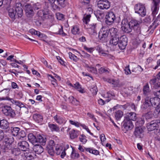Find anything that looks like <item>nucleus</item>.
Wrapping results in <instances>:
<instances>
[{"label": "nucleus", "instance_id": "obj_37", "mask_svg": "<svg viewBox=\"0 0 160 160\" xmlns=\"http://www.w3.org/2000/svg\"><path fill=\"white\" fill-rule=\"evenodd\" d=\"M143 93L144 95H148V93L150 91L149 85L147 83L145 85L143 88Z\"/></svg>", "mask_w": 160, "mask_h": 160}, {"label": "nucleus", "instance_id": "obj_51", "mask_svg": "<svg viewBox=\"0 0 160 160\" xmlns=\"http://www.w3.org/2000/svg\"><path fill=\"white\" fill-rule=\"evenodd\" d=\"M55 145L54 141L53 140H51L48 142L46 148H54V147L55 146Z\"/></svg>", "mask_w": 160, "mask_h": 160}, {"label": "nucleus", "instance_id": "obj_56", "mask_svg": "<svg viewBox=\"0 0 160 160\" xmlns=\"http://www.w3.org/2000/svg\"><path fill=\"white\" fill-rule=\"evenodd\" d=\"M46 150L48 151V153L51 156H53L54 154V148H46Z\"/></svg>", "mask_w": 160, "mask_h": 160}, {"label": "nucleus", "instance_id": "obj_23", "mask_svg": "<svg viewBox=\"0 0 160 160\" xmlns=\"http://www.w3.org/2000/svg\"><path fill=\"white\" fill-rule=\"evenodd\" d=\"M33 149L35 153L39 154L43 152L44 149L40 145H36L33 147Z\"/></svg>", "mask_w": 160, "mask_h": 160}, {"label": "nucleus", "instance_id": "obj_13", "mask_svg": "<svg viewBox=\"0 0 160 160\" xmlns=\"http://www.w3.org/2000/svg\"><path fill=\"white\" fill-rule=\"evenodd\" d=\"M104 79L105 81L111 83L113 85V87H120L123 85V84L122 83H119V81L118 80H114L109 78H105Z\"/></svg>", "mask_w": 160, "mask_h": 160}, {"label": "nucleus", "instance_id": "obj_36", "mask_svg": "<svg viewBox=\"0 0 160 160\" xmlns=\"http://www.w3.org/2000/svg\"><path fill=\"white\" fill-rule=\"evenodd\" d=\"M78 131H76L74 130H73L71 131L70 133V135L71 139H74L77 137L78 133Z\"/></svg>", "mask_w": 160, "mask_h": 160}, {"label": "nucleus", "instance_id": "obj_52", "mask_svg": "<svg viewBox=\"0 0 160 160\" xmlns=\"http://www.w3.org/2000/svg\"><path fill=\"white\" fill-rule=\"evenodd\" d=\"M80 141L83 144H85L87 142L86 136L84 134L81 135L79 138Z\"/></svg>", "mask_w": 160, "mask_h": 160}, {"label": "nucleus", "instance_id": "obj_49", "mask_svg": "<svg viewBox=\"0 0 160 160\" xmlns=\"http://www.w3.org/2000/svg\"><path fill=\"white\" fill-rule=\"evenodd\" d=\"M26 133L24 131L20 130L17 137L18 138H23L26 136Z\"/></svg>", "mask_w": 160, "mask_h": 160}, {"label": "nucleus", "instance_id": "obj_44", "mask_svg": "<svg viewBox=\"0 0 160 160\" xmlns=\"http://www.w3.org/2000/svg\"><path fill=\"white\" fill-rule=\"evenodd\" d=\"M123 112L121 110H118L116 112L115 117L117 120L120 119L123 116Z\"/></svg>", "mask_w": 160, "mask_h": 160}, {"label": "nucleus", "instance_id": "obj_50", "mask_svg": "<svg viewBox=\"0 0 160 160\" xmlns=\"http://www.w3.org/2000/svg\"><path fill=\"white\" fill-rule=\"evenodd\" d=\"M32 6L34 10H38L41 8V5L39 2L33 4Z\"/></svg>", "mask_w": 160, "mask_h": 160}, {"label": "nucleus", "instance_id": "obj_39", "mask_svg": "<svg viewBox=\"0 0 160 160\" xmlns=\"http://www.w3.org/2000/svg\"><path fill=\"white\" fill-rule=\"evenodd\" d=\"M55 147L56 151V153L57 155H59L63 149L62 147L59 145H57Z\"/></svg>", "mask_w": 160, "mask_h": 160}, {"label": "nucleus", "instance_id": "obj_48", "mask_svg": "<svg viewBox=\"0 0 160 160\" xmlns=\"http://www.w3.org/2000/svg\"><path fill=\"white\" fill-rule=\"evenodd\" d=\"M90 90L93 95H96L98 91L97 87L96 86H92L90 89Z\"/></svg>", "mask_w": 160, "mask_h": 160}, {"label": "nucleus", "instance_id": "obj_3", "mask_svg": "<svg viewBox=\"0 0 160 160\" xmlns=\"http://www.w3.org/2000/svg\"><path fill=\"white\" fill-rule=\"evenodd\" d=\"M109 31L104 28H102L99 32L98 37L100 40L104 42H107Z\"/></svg>", "mask_w": 160, "mask_h": 160}, {"label": "nucleus", "instance_id": "obj_15", "mask_svg": "<svg viewBox=\"0 0 160 160\" xmlns=\"http://www.w3.org/2000/svg\"><path fill=\"white\" fill-rule=\"evenodd\" d=\"M21 4L20 3H17L16 4L15 7V14H16L17 18L21 17L23 15V10L21 7Z\"/></svg>", "mask_w": 160, "mask_h": 160}, {"label": "nucleus", "instance_id": "obj_34", "mask_svg": "<svg viewBox=\"0 0 160 160\" xmlns=\"http://www.w3.org/2000/svg\"><path fill=\"white\" fill-rule=\"evenodd\" d=\"M48 127L52 131L58 132L59 131V128L56 124H50L48 125Z\"/></svg>", "mask_w": 160, "mask_h": 160}, {"label": "nucleus", "instance_id": "obj_63", "mask_svg": "<svg viewBox=\"0 0 160 160\" xmlns=\"http://www.w3.org/2000/svg\"><path fill=\"white\" fill-rule=\"evenodd\" d=\"M124 71L125 73L127 75L130 74L131 73L130 70L129 68V66L125 67Z\"/></svg>", "mask_w": 160, "mask_h": 160}, {"label": "nucleus", "instance_id": "obj_57", "mask_svg": "<svg viewBox=\"0 0 160 160\" xmlns=\"http://www.w3.org/2000/svg\"><path fill=\"white\" fill-rule=\"evenodd\" d=\"M80 2L82 4L83 6L90 4V0H80Z\"/></svg>", "mask_w": 160, "mask_h": 160}, {"label": "nucleus", "instance_id": "obj_26", "mask_svg": "<svg viewBox=\"0 0 160 160\" xmlns=\"http://www.w3.org/2000/svg\"><path fill=\"white\" fill-rule=\"evenodd\" d=\"M8 13L9 16L12 20H14L17 18V15L15 14V7L10 8L8 10Z\"/></svg>", "mask_w": 160, "mask_h": 160}, {"label": "nucleus", "instance_id": "obj_4", "mask_svg": "<svg viewBox=\"0 0 160 160\" xmlns=\"http://www.w3.org/2000/svg\"><path fill=\"white\" fill-rule=\"evenodd\" d=\"M134 10L136 13L139 14L142 17L145 16L146 15V9L144 5L138 3L135 6Z\"/></svg>", "mask_w": 160, "mask_h": 160}, {"label": "nucleus", "instance_id": "obj_5", "mask_svg": "<svg viewBox=\"0 0 160 160\" xmlns=\"http://www.w3.org/2000/svg\"><path fill=\"white\" fill-rule=\"evenodd\" d=\"M129 22L126 19H123L121 22V28L122 30L125 33H129L132 31Z\"/></svg>", "mask_w": 160, "mask_h": 160}, {"label": "nucleus", "instance_id": "obj_17", "mask_svg": "<svg viewBox=\"0 0 160 160\" xmlns=\"http://www.w3.org/2000/svg\"><path fill=\"white\" fill-rule=\"evenodd\" d=\"M143 132L142 128L140 127H138L135 128L134 135L136 137L141 138L143 135Z\"/></svg>", "mask_w": 160, "mask_h": 160}, {"label": "nucleus", "instance_id": "obj_32", "mask_svg": "<svg viewBox=\"0 0 160 160\" xmlns=\"http://www.w3.org/2000/svg\"><path fill=\"white\" fill-rule=\"evenodd\" d=\"M24 155L26 158L29 160L33 159L36 156L34 153L31 152L24 153Z\"/></svg>", "mask_w": 160, "mask_h": 160}, {"label": "nucleus", "instance_id": "obj_22", "mask_svg": "<svg viewBox=\"0 0 160 160\" xmlns=\"http://www.w3.org/2000/svg\"><path fill=\"white\" fill-rule=\"evenodd\" d=\"M11 153L13 156H18L21 154V150L18 147L13 146L11 150Z\"/></svg>", "mask_w": 160, "mask_h": 160}, {"label": "nucleus", "instance_id": "obj_10", "mask_svg": "<svg viewBox=\"0 0 160 160\" xmlns=\"http://www.w3.org/2000/svg\"><path fill=\"white\" fill-rule=\"evenodd\" d=\"M127 39L125 36H122L120 38L118 43V46L121 49H124L127 45Z\"/></svg>", "mask_w": 160, "mask_h": 160}, {"label": "nucleus", "instance_id": "obj_8", "mask_svg": "<svg viewBox=\"0 0 160 160\" xmlns=\"http://www.w3.org/2000/svg\"><path fill=\"white\" fill-rule=\"evenodd\" d=\"M12 145V142L11 141L10 139H6L3 142V145L1 148L4 150L5 152L7 150H11L13 147Z\"/></svg>", "mask_w": 160, "mask_h": 160}, {"label": "nucleus", "instance_id": "obj_33", "mask_svg": "<svg viewBox=\"0 0 160 160\" xmlns=\"http://www.w3.org/2000/svg\"><path fill=\"white\" fill-rule=\"evenodd\" d=\"M20 130V129L18 127H12L11 128L12 135L14 136H17Z\"/></svg>", "mask_w": 160, "mask_h": 160}, {"label": "nucleus", "instance_id": "obj_18", "mask_svg": "<svg viewBox=\"0 0 160 160\" xmlns=\"http://www.w3.org/2000/svg\"><path fill=\"white\" fill-rule=\"evenodd\" d=\"M149 99L151 104L152 106H158L160 103V98L159 97H156L150 98L149 97Z\"/></svg>", "mask_w": 160, "mask_h": 160}, {"label": "nucleus", "instance_id": "obj_31", "mask_svg": "<svg viewBox=\"0 0 160 160\" xmlns=\"http://www.w3.org/2000/svg\"><path fill=\"white\" fill-rule=\"evenodd\" d=\"M28 138L29 141L32 143L36 142V137L33 134L30 133L28 135Z\"/></svg>", "mask_w": 160, "mask_h": 160}, {"label": "nucleus", "instance_id": "obj_61", "mask_svg": "<svg viewBox=\"0 0 160 160\" xmlns=\"http://www.w3.org/2000/svg\"><path fill=\"white\" fill-rule=\"evenodd\" d=\"M88 70L89 72L94 73H96L97 72V69L94 67H88Z\"/></svg>", "mask_w": 160, "mask_h": 160}, {"label": "nucleus", "instance_id": "obj_21", "mask_svg": "<svg viewBox=\"0 0 160 160\" xmlns=\"http://www.w3.org/2000/svg\"><path fill=\"white\" fill-rule=\"evenodd\" d=\"M125 119L130 121H135L137 119L136 114L134 112L128 113L126 114Z\"/></svg>", "mask_w": 160, "mask_h": 160}, {"label": "nucleus", "instance_id": "obj_60", "mask_svg": "<svg viewBox=\"0 0 160 160\" xmlns=\"http://www.w3.org/2000/svg\"><path fill=\"white\" fill-rule=\"evenodd\" d=\"M148 113H146L145 115V117L147 119H149L151 118L152 117V115L151 112L150 111L147 112Z\"/></svg>", "mask_w": 160, "mask_h": 160}, {"label": "nucleus", "instance_id": "obj_9", "mask_svg": "<svg viewBox=\"0 0 160 160\" xmlns=\"http://www.w3.org/2000/svg\"><path fill=\"white\" fill-rule=\"evenodd\" d=\"M98 6L101 9H107L110 7V3L107 0H99L98 2Z\"/></svg>", "mask_w": 160, "mask_h": 160}, {"label": "nucleus", "instance_id": "obj_6", "mask_svg": "<svg viewBox=\"0 0 160 160\" xmlns=\"http://www.w3.org/2000/svg\"><path fill=\"white\" fill-rule=\"evenodd\" d=\"M149 99V97H147L144 99V101L141 106V108L143 110L149 112L152 108Z\"/></svg>", "mask_w": 160, "mask_h": 160}, {"label": "nucleus", "instance_id": "obj_54", "mask_svg": "<svg viewBox=\"0 0 160 160\" xmlns=\"http://www.w3.org/2000/svg\"><path fill=\"white\" fill-rule=\"evenodd\" d=\"M57 18L59 20H62L64 19V15L62 13L58 12L56 13Z\"/></svg>", "mask_w": 160, "mask_h": 160}, {"label": "nucleus", "instance_id": "obj_12", "mask_svg": "<svg viewBox=\"0 0 160 160\" xmlns=\"http://www.w3.org/2000/svg\"><path fill=\"white\" fill-rule=\"evenodd\" d=\"M18 147L21 150L26 151L29 149V145L26 141H20L18 143Z\"/></svg>", "mask_w": 160, "mask_h": 160}, {"label": "nucleus", "instance_id": "obj_62", "mask_svg": "<svg viewBox=\"0 0 160 160\" xmlns=\"http://www.w3.org/2000/svg\"><path fill=\"white\" fill-rule=\"evenodd\" d=\"M109 101L110 100H108V99L105 101H104L102 99H100L98 100V103L99 104L102 105H104L105 103L106 102H109Z\"/></svg>", "mask_w": 160, "mask_h": 160}, {"label": "nucleus", "instance_id": "obj_45", "mask_svg": "<svg viewBox=\"0 0 160 160\" xmlns=\"http://www.w3.org/2000/svg\"><path fill=\"white\" fill-rule=\"evenodd\" d=\"M84 7V8H86V9H87V12L88 13V14H90V15L92 13V5L90 4Z\"/></svg>", "mask_w": 160, "mask_h": 160}, {"label": "nucleus", "instance_id": "obj_1", "mask_svg": "<svg viewBox=\"0 0 160 160\" xmlns=\"http://www.w3.org/2000/svg\"><path fill=\"white\" fill-rule=\"evenodd\" d=\"M2 112L5 116L13 118L16 116V113L14 110L9 106L3 104L1 107Z\"/></svg>", "mask_w": 160, "mask_h": 160}, {"label": "nucleus", "instance_id": "obj_28", "mask_svg": "<svg viewBox=\"0 0 160 160\" xmlns=\"http://www.w3.org/2000/svg\"><path fill=\"white\" fill-rule=\"evenodd\" d=\"M34 120L37 123L41 122L43 120V117L39 114L36 113L33 116Z\"/></svg>", "mask_w": 160, "mask_h": 160}, {"label": "nucleus", "instance_id": "obj_25", "mask_svg": "<svg viewBox=\"0 0 160 160\" xmlns=\"http://www.w3.org/2000/svg\"><path fill=\"white\" fill-rule=\"evenodd\" d=\"M119 40V36L112 37L109 41V45L112 46L117 45L118 44Z\"/></svg>", "mask_w": 160, "mask_h": 160}, {"label": "nucleus", "instance_id": "obj_42", "mask_svg": "<svg viewBox=\"0 0 160 160\" xmlns=\"http://www.w3.org/2000/svg\"><path fill=\"white\" fill-rule=\"evenodd\" d=\"M11 102L13 103L18 106L20 108V109H21L22 107H24V105L19 101H16L14 99H12Z\"/></svg>", "mask_w": 160, "mask_h": 160}, {"label": "nucleus", "instance_id": "obj_64", "mask_svg": "<svg viewBox=\"0 0 160 160\" xmlns=\"http://www.w3.org/2000/svg\"><path fill=\"white\" fill-rule=\"evenodd\" d=\"M20 110L23 112H25L26 113H28V108L25 106L24 105V107H22Z\"/></svg>", "mask_w": 160, "mask_h": 160}, {"label": "nucleus", "instance_id": "obj_43", "mask_svg": "<svg viewBox=\"0 0 160 160\" xmlns=\"http://www.w3.org/2000/svg\"><path fill=\"white\" fill-rule=\"evenodd\" d=\"M91 17V15L90 14H85L83 18V22L86 24H87L88 22L90 21Z\"/></svg>", "mask_w": 160, "mask_h": 160}, {"label": "nucleus", "instance_id": "obj_30", "mask_svg": "<svg viewBox=\"0 0 160 160\" xmlns=\"http://www.w3.org/2000/svg\"><path fill=\"white\" fill-rule=\"evenodd\" d=\"M36 142H38L42 145H44L46 142V138L41 135H37L36 137Z\"/></svg>", "mask_w": 160, "mask_h": 160}, {"label": "nucleus", "instance_id": "obj_40", "mask_svg": "<svg viewBox=\"0 0 160 160\" xmlns=\"http://www.w3.org/2000/svg\"><path fill=\"white\" fill-rule=\"evenodd\" d=\"M159 8V6L157 5H154L152 7V14L154 16H155L158 12Z\"/></svg>", "mask_w": 160, "mask_h": 160}, {"label": "nucleus", "instance_id": "obj_7", "mask_svg": "<svg viewBox=\"0 0 160 160\" xmlns=\"http://www.w3.org/2000/svg\"><path fill=\"white\" fill-rule=\"evenodd\" d=\"M115 18V15L112 12H108L105 17L106 23L108 25H111L114 22Z\"/></svg>", "mask_w": 160, "mask_h": 160}, {"label": "nucleus", "instance_id": "obj_41", "mask_svg": "<svg viewBox=\"0 0 160 160\" xmlns=\"http://www.w3.org/2000/svg\"><path fill=\"white\" fill-rule=\"evenodd\" d=\"M73 87L77 89L79 92L83 93V89L81 88L80 85L78 82H77L74 84Z\"/></svg>", "mask_w": 160, "mask_h": 160}, {"label": "nucleus", "instance_id": "obj_53", "mask_svg": "<svg viewBox=\"0 0 160 160\" xmlns=\"http://www.w3.org/2000/svg\"><path fill=\"white\" fill-rule=\"evenodd\" d=\"M65 0H57L55 2V4H58L62 7H64L65 6Z\"/></svg>", "mask_w": 160, "mask_h": 160}, {"label": "nucleus", "instance_id": "obj_16", "mask_svg": "<svg viewBox=\"0 0 160 160\" xmlns=\"http://www.w3.org/2000/svg\"><path fill=\"white\" fill-rule=\"evenodd\" d=\"M123 126L127 130L132 129L134 127L131 121L125 119L123 122Z\"/></svg>", "mask_w": 160, "mask_h": 160}, {"label": "nucleus", "instance_id": "obj_20", "mask_svg": "<svg viewBox=\"0 0 160 160\" xmlns=\"http://www.w3.org/2000/svg\"><path fill=\"white\" fill-rule=\"evenodd\" d=\"M134 88L132 86L129 87L128 88H124L122 90L124 95L128 96L132 94L133 92Z\"/></svg>", "mask_w": 160, "mask_h": 160}, {"label": "nucleus", "instance_id": "obj_47", "mask_svg": "<svg viewBox=\"0 0 160 160\" xmlns=\"http://www.w3.org/2000/svg\"><path fill=\"white\" fill-rule=\"evenodd\" d=\"M79 29V28L77 26H74L72 29V34L76 35L78 34Z\"/></svg>", "mask_w": 160, "mask_h": 160}, {"label": "nucleus", "instance_id": "obj_46", "mask_svg": "<svg viewBox=\"0 0 160 160\" xmlns=\"http://www.w3.org/2000/svg\"><path fill=\"white\" fill-rule=\"evenodd\" d=\"M98 72L100 74H102L104 73H108L109 72V69L106 68L101 67L98 69Z\"/></svg>", "mask_w": 160, "mask_h": 160}, {"label": "nucleus", "instance_id": "obj_38", "mask_svg": "<svg viewBox=\"0 0 160 160\" xmlns=\"http://www.w3.org/2000/svg\"><path fill=\"white\" fill-rule=\"evenodd\" d=\"M71 147L72 148V150L71 155V158L72 159H76L78 158L79 156V154L74 150L72 146H71Z\"/></svg>", "mask_w": 160, "mask_h": 160}, {"label": "nucleus", "instance_id": "obj_29", "mask_svg": "<svg viewBox=\"0 0 160 160\" xmlns=\"http://www.w3.org/2000/svg\"><path fill=\"white\" fill-rule=\"evenodd\" d=\"M9 126V123L8 121L5 120H1L0 122V127L2 129H7Z\"/></svg>", "mask_w": 160, "mask_h": 160}, {"label": "nucleus", "instance_id": "obj_55", "mask_svg": "<svg viewBox=\"0 0 160 160\" xmlns=\"http://www.w3.org/2000/svg\"><path fill=\"white\" fill-rule=\"evenodd\" d=\"M70 58L73 61H76L78 59L77 57L72 53L69 52L68 53Z\"/></svg>", "mask_w": 160, "mask_h": 160}, {"label": "nucleus", "instance_id": "obj_14", "mask_svg": "<svg viewBox=\"0 0 160 160\" xmlns=\"http://www.w3.org/2000/svg\"><path fill=\"white\" fill-rule=\"evenodd\" d=\"M25 7L26 16L29 17L32 16L34 14V12L31 5L29 4H27L25 5Z\"/></svg>", "mask_w": 160, "mask_h": 160}, {"label": "nucleus", "instance_id": "obj_19", "mask_svg": "<svg viewBox=\"0 0 160 160\" xmlns=\"http://www.w3.org/2000/svg\"><path fill=\"white\" fill-rule=\"evenodd\" d=\"M54 30L56 34L62 35L63 36H66V34L63 32L62 26L61 25H58Z\"/></svg>", "mask_w": 160, "mask_h": 160}, {"label": "nucleus", "instance_id": "obj_35", "mask_svg": "<svg viewBox=\"0 0 160 160\" xmlns=\"http://www.w3.org/2000/svg\"><path fill=\"white\" fill-rule=\"evenodd\" d=\"M109 30L112 37H116V36H118L117 34L118 30L117 29L112 28Z\"/></svg>", "mask_w": 160, "mask_h": 160}, {"label": "nucleus", "instance_id": "obj_27", "mask_svg": "<svg viewBox=\"0 0 160 160\" xmlns=\"http://www.w3.org/2000/svg\"><path fill=\"white\" fill-rule=\"evenodd\" d=\"M97 24L93 23L90 25V28L88 29V32L90 34H93L96 33Z\"/></svg>", "mask_w": 160, "mask_h": 160}, {"label": "nucleus", "instance_id": "obj_58", "mask_svg": "<svg viewBox=\"0 0 160 160\" xmlns=\"http://www.w3.org/2000/svg\"><path fill=\"white\" fill-rule=\"evenodd\" d=\"M69 99L70 100V101L72 103V104H75L77 103H75V102H77L78 101L75 98H74V97L72 96H70L69 98Z\"/></svg>", "mask_w": 160, "mask_h": 160}, {"label": "nucleus", "instance_id": "obj_59", "mask_svg": "<svg viewBox=\"0 0 160 160\" xmlns=\"http://www.w3.org/2000/svg\"><path fill=\"white\" fill-rule=\"evenodd\" d=\"M84 49L86 50L87 52L90 53H91L93 51L94 49L93 48H88L85 46L83 47Z\"/></svg>", "mask_w": 160, "mask_h": 160}, {"label": "nucleus", "instance_id": "obj_24", "mask_svg": "<svg viewBox=\"0 0 160 160\" xmlns=\"http://www.w3.org/2000/svg\"><path fill=\"white\" fill-rule=\"evenodd\" d=\"M53 118L54 120L59 124H62L63 123H65L66 122L64 117L58 116L57 115L54 116Z\"/></svg>", "mask_w": 160, "mask_h": 160}, {"label": "nucleus", "instance_id": "obj_2", "mask_svg": "<svg viewBox=\"0 0 160 160\" xmlns=\"http://www.w3.org/2000/svg\"><path fill=\"white\" fill-rule=\"evenodd\" d=\"M130 26L132 30L133 29L134 34L138 36L141 33L139 22L135 19H132L129 22Z\"/></svg>", "mask_w": 160, "mask_h": 160}, {"label": "nucleus", "instance_id": "obj_11", "mask_svg": "<svg viewBox=\"0 0 160 160\" xmlns=\"http://www.w3.org/2000/svg\"><path fill=\"white\" fill-rule=\"evenodd\" d=\"M160 123L159 120L157 121H152L148 123L147 127L149 131H152L157 129L158 127V123Z\"/></svg>", "mask_w": 160, "mask_h": 160}]
</instances>
